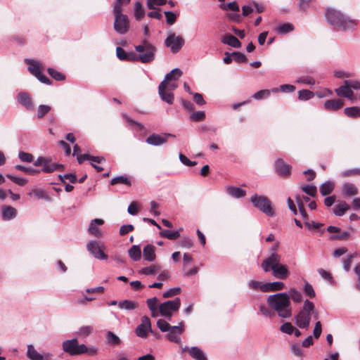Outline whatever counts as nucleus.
Here are the masks:
<instances>
[{"label": "nucleus", "instance_id": "nucleus-24", "mask_svg": "<svg viewBox=\"0 0 360 360\" xmlns=\"http://www.w3.org/2000/svg\"><path fill=\"white\" fill-rule=\"evenodd\" d=\"M25 61L29 65L28 70L32 75L36 77L41 72L43 67L39 62L32 59H25Z\"/></svg>", "mask_w": 360, "mask_h": 360}, {"label": "nucleus", "instance_id": "nucleus-40", "mask_svg": "<svg viewBox=\"0 0 360 360\" xmlns=\"http://www.w3.org/2000/svg\"><path fill=\"white\" fill-rule=\"evenodd\" d=\"M290 300L292 299L295 303H300L302 300V293L295 288H292L289 290Z\"/></svg>", "mask_w": 360, "mask_h": 360}, {"label": "nucleus", "instance_id": "nucleus-38", "mask_svg": "<svg viewBox=\"0 0 360 360\" xmlns=\"http://www.w3.org/2000/svg\"><path fill=\"white\" fill-rule=\"evenodd\" d=\"M160 269V266L153 264L150 266L142 268L139 270V273L143 275H155Z\"/></svg>", "mask_w": 360, "mask_h": 360}, {"label": "nucleus", "instance_id": "nucleus-33", "mask_svg": "<svg viewBox=\"0 0 360 360\" xmlns=\"http://www.w3.org/2000/svg\"><path fill=\"white\" fill-rule=\"evenodd\" d=\"M27 355L31 360H43L44 359L42 355L39 354L32 345L27 346Z\"/></svg>", "mask_w": 360, "mask_h": 360}, {"label": "nucleus", "instance_id": "nucleus-30", "mask_svg": "<svg viewBox=\"0 0 360 360\" xmlns=\"http://www.w3.org/2000/svg\"><path fill=\"white\" fill-rule=\"evenodd\" d=\"M118 307L121 309L128 311L134 310L139 307V303L134 300H125L118 303Z\"/></svg>", "mask_w": 360, "mask_h": 360}, {"label": "nucleus", "instance_id": "nucleus-49", "mask_svg": "<svg viewBox=\"0 0 360 360\" xmlns=\"http://www.w3.org/2000/svg\"><path fill=\"white\" fill-rule=\"evenodd\" d=\"M293 30H294V27L290 23H284L283 25H279L276 29L278 33L282 34H284L289 32H291Z\"/></svg>", "mask_w": 360, "mask_h": 360}, {"label": "nucleus", "instance_id": "nucleus-56", "mask_svg": "<svg viewBox=\"0 0 360 360\" xmlns=\"http://www.w3.org/2000/svg\"><path fill=\"white\" fill-rule=\"evenodd\" d=\"M271 92V89H264V90H260L257 92H256L252 97L256 100H260L264 98L269 97L270 96V94Z\"/></svg>", "mask_w": 360, "mask_h": 360}, {"label": "nucleus", "instance_id": "nucleus-26", "mask_svg": "<svg viewBox=\"0 0 360 360\" xmlns=\"http://www.w3.org/2000/svg\"><path fill=\"white\" fill-rule=\"evenodd\" d=\"M221 41L223 44L229 45L234 48H240L241 46L240 41L233 35L224 34L221 37Z\"/></svg>", "mask_w": 360, "mask_h": 360}, {"label": "nucleus", "instance_id": "nucleus-5", "mask_svg": "<svg viewBox=\"0 0 360 360\" xmlns=\"http://www.w3.org/2000/svg\"><path fill=\"white\" fill-rule=\"evenodd\" d=\"M314 310V304L309 300L304 302L302 308L295 316V324L300 328H308L311 320V313Z\"/></svg>", "mask_w": 360, "mask_h": 360}, {"label": "nucleus", "instance_id": "nucleus-19", "mask_svg": "<svg viewBox=\"0 0 360 360\" xmlns=\"http://www.w3.org/2000/svg\"><path fill=\"white\" fill-rule=\"evenodd\" d=\"M335 91L339 96L347 98L352 101L354 100L353 91L347 85L345 80L344 81V84L336 89Z\"/></svg>", "mask_w": 360, "mask_h": 360}, {"label": "nucleus", "instance_id": "nucleus-29", "mask_svg": "<svg viewBox=\"0 0 360 360\" xmlns=\"http://www.w3.org/2000/svg\"><path fill=\"white\" fill-rule=\"evenodd\" d=\"M143 255L145 260L153 262L155 259V247L152 245H147L143 250Z\"/></svg>", "mask_w": 360, "mask_h": 360}, {"label": "nucleus", "instance_id": "nucleus-35", "mask_svg": "<svg viewBox=\"0 0 360 360\" xmlns=\"http://www.w3.org/2000/svg\"><path fill=\"white\" fill-rule=\"evenodd\" d=\"M145 15V11L142 4L139 1H136L134 4V18L137 20H141Z\"/></svg>", "mask_w": 360, "mask_h": 360}, {"label": "nucleus", "instance_id": "nucleus-3", "mask_svg": "<svg viewBox=\"0 0 360 360\" xmlns=\"http://www.w3.org/2000/svg\"><path fill=\"white\" fill-rule=\"evenodd\" d=\"M326 18L331 25L342 30H352L357 25V20H352L332 8L327 9Z\"/></svg>", "mask_w": 360, "mask_h": 360}, {"label": "nucleus", "instance_id": "nucleus-27", "mask_svg": "<svg viewBox=\"0 0 360 360\" xmlns=\"http://www.w3.org/2000/svg\"><path fill=\"white\" fill-rule=\"evenodd\" d=\"M184 349L188 350L191 357L195 360H207L204 352L197 347H193L190 349L186 347Z\"/></svg>", "mask_w": 360, "mask_h": 360}, {"label": "nucleus", "instance_id": "nucleus-62", "mask_svg": "<svg viewBox=\"0 0 360 360\" xmlns=\"http://www.w3.org/2000/svg\"><path fill=\"white\" fill-rule=\"evenodd\" d=\"M165 15L167 24L172 25L176 20V15L172 11H165Z\"/></svg>", "mask_w": 360, "mask_h": 360}, {"label": "nucleus", "instance_id": "nucleus-32", "mask_svg": "<svg viewBox=\"0 0 360 360\" xmlns=\"http://www.w3.org/2000/svg\"><path fill=\"white\" fill-rule=\"evenodd\" d=\"M342 192L345 195L352 196L358 193V189L356 186L351 183H345L342 186Z\"/></svg>", "mask_w": 360, "mask_h": 360}, {"label": "nucleus", "instance_id": "nucleus-20", "mask_svg": "<svg viewBox=\"0 0 360 360\" xmlns=\"http://www.w3.org/2000/svg\"><path fill=\"white\" fill-rule=\"evenodd\" d=\"M63 169L64 166L63 165L53 162L50 158H46L41 171L44 173H51L56 170H63Z\"/></svg>", "mask_w": 360, "mask_h": 360}, {"label": "nucleus", "instance_id": "nucleus-44", "mask_svg": "<svg viewBox=\"0 0 360 360\" xmlns=\"http://www.w3.org/2000/svg\"><path fill=\"white\" fill-rule=\"evenodd\" d=\"M358 256L357 252H354L353 254L348 255L345 259L342 261L343 269L346 271H349L350 269V266L352 262V259Z\"/></svg>", "mask_w": 360, "mask_h": 360}, {"label": "nucleus", "instance_id": "nucleus-50", "mask_svg": "<svg viewBox=\"0 0 360 360\" xmlns=\"http://www.w3.org/2000/svg\"><path fill=\"white\" fill-rule=\"evenodd\" d=\"M48 72L54 79L57 81H62L65 78V75L51 68H48Z\"/></svg>", "mask_w": 360, "mask_h": 360}, {"label": "nucleus", "instance_id": "nucleus-42", "mask_svg": "<svg viewBox=\"0 0 360 360\" xmlns=\"http://www.w3.org/2000/svg\"><path fill=\"white\" fill-rule=\"evenodd\" d=\"M117 184H124L128 186H130L131 185V181L128 179V177L127 176H119L113 178L111 180V182H110L111 185H115Z\"/></svg>", "mask_w": 360, "mask_h": 360}, {"label": "nucleus", "instance_id": "nucleus-60", "mask_svg": "<svg viewBox=\"0 0 360 360\" xmlns=\"http://www.w3.org/2000/svg\"><path fill=\"white\" fill-rule=\"evenodd\" d=\"M259 309L260 313L266 317L271 318L274 316V313L263 304L259 305Z\"/></svg>", "mask_w": 360, "mask_h": 360}, {"label": "nucleus", "instance_id": "nucleus-23", "mask_svg": "<svg viewBox=\"0 0 360 360\" xmlns=\"http://www.w3.org/2000/svg\"><path fill=\"white\" fill-rule=\"evenodd\" d=\"M262 287V292H266L282 290L285 288V285L281 281H275L272 283H266Z\"/></svg>", "mask_w": 360, "mask_h": 360}, {"label": "nucleus", "instance_id": "nucleus-6", "mask_svg": "<svg viewBox=\"0 0 360 360\" xmlns=\"http://www.w3.org/2000/svg\"><path fill=\"white\" fill-rule=\"evenodd\" d=\"M62 346L63 350L70 356L80 355L84 353H96V350L88 349L84 344L79 345L76 338L64 341Z\"/></svg>", "mask_w": 360, "mask_h": 360}, {"label": "nucleus", "instance_id": "nucleus-46", "mask_svg": "<svg viewBox=\"0 0 360 360\" xmlns=\"http://www.w3.org/2000/svg\"><path fill=\"white\" fill-rule=\"evenodd\" d=\"M314 95V93L307 89H303L298 91V98L300 100L307 101L312 98Z\"/></svg>", "mask_w": 360, "mask_h": 360}, {"label": "nucleus", "instance_id": "nucleus-1", "mask_svg": "<svg viewBox=\"0 0 360 360\" xmlns=\"http://www.w3.org/2000/svg\"><path fill=\"white\" fill-rule=\"evenodd\" d=\"M281 256L276 252H272L264 259L261 266L264 272L272 271V275L281 280L286 279L289 276L288 267L281 263Z\"/></svg>", "mask_w": 360, "mask_h": 360}, {"label": "nucleus", "instance_id": "nucleus-37", "mask_svg": "<svg viewBox=\"0 0 360 360\" xmlns=\"http://www.w3.org/2000/svg\"><path fill=\"white\" fill-rule=\"evenodd\" d=\"M334 189V184L331 181L323 183L319 188L320 193L322 195L330 194Z\"/></svg>", "mask_w": 360, "mask_h": 360}, {"label": "nucleus", "instance_id": "nucleus-7", "mask_svg": "<svg viewBox=\"0 0 360 360\" xmlns=\"http://www.w3.org/2000/svg\"><path fill=\"white\" fill-rule=\"evenodd\" d=\"M251 202L256 208L267 216L272 217L274 214L271 202L266 196L255 194L251 197Z\"/></svg>", "mask_w": 360, "mask_h": 360}, {"label": "nucleus", "instance_id": "nucleus-17", "mask_svg": "<svg viewBox=\"0 0 360 360\" xmlns=\"http://www.w3.org/2000/svg\"><path fill=\"white\" fill-rule=\"evenodd\" d=\"M103 224L104 221L101 219L91 220L88 228L89 233L96 238L101 237L102 232L99 226H102Z\"/></svg>", "mask_w": 360, "mask_h": 360}, {"label": "nucleus", "instance_id": "nucleus-64", "mask_svg": "<svg viewBox=\"0 0 360 360\" xmlns=\"http://www.w3.org/2000/svg\"><path fill=\"white\" fill-rule=\"evenodd\" d=\"M147 306L150 311H153V309L158 308V300L156 297H153L152 298H149L146 300Z\"/></svg>", "mask_w": 360, "mask_h": 360}, {"label": "nucleus", "instance_id": "nucleus-39", "mask_svg": "<svg viewBox=\"0 0 360 360\" xmlns=\"http://www.w3.org/2000/svg\"><path fill=\"white\" fill-rule=\"evenodd\" d=\"M15 168L17 170L23 172L30 174V175H37L40 173L39 169H37L32 168L31 167H25L23 165H16L15 166Z\"/></svg>", "mask_w": 360, "mask_h": 360}, {"label": "nucleus", "instance_id": "nucleus-8", "mask_svg": "<svg viewBox=\"0 0 360 360\" xmlns=\"http://www.w3.org/2000/svg\"><path fill=\"white\" fill-rule=\"evenodd\" d=\"M177 73L179 75H182V71L179 68H174L172 71H170L169 73H167L165 76V79L163 81L160 82L158 86V93L162 98V101H165L166 103L169 104H172L174 102V94L172 92L168 91L165 89V84L167 82V80L172 76L174 73Z\"/></svg>", "mask_w": 360, "mask_h": 360}, {"label": "nucleus", "instance_id": "nucleus-21", "mask_svg": "<svg viewBox=\"0 0 360 360\" xmlns=\"http://www.w3.org/2000/svg\"><path fill=\"white\" fill-rule=\"evenodd\" d=\"M344 106V101L341 99L327 100L324 103V108L326 110L337 111Z\"/></svg>", "mask_w": 360, "mask_h": 360}, {"label": "nucleus", "instance_id": "nucleus-14", "mask_svg": "<svg viewBox=\"0 0 360 360\" xmlns=\"http://www.w3.org/2000/svg\"><path fill=\"white\" fill-rule=\"evenodd\" d=\"M103 245L96 240H91L88 243L86 248L96 258L103 260L107 259L108 256L103 251Z\"/></svg>", "mask_w": 360, "mask_h": 360}, {"label": "nucleus", "instance_id": "nucleus-13", "mask_svg": "<svg viewBox=\"0 0 360 360\" xmlns=\"http://www.w3.org/2000/svg\"><path fill=\"white\" fill-rule=\"evenodd\" d=\"M148 332L153 333L150 320L147 316H143L141 319V323L136 328L135 333L138 337L145 338Z\"/></svg>", "mask_w": 360, "mask_h": 360}, {"label": "nucleus", "instance_id": "nucleus-15", "mask_svg": "<svg viewBox=\"0 0 360 360\" xmlns=\"http://www.w3.org/2000/svg\"><path fill=\"white\" fill-rule=\"evenodd\" d=\"M169 137H175V136L169 133L164 134L162 136L153 134L146 139V141L149 145L158 146L165 143Z\"/></svg>", "mask_w": 360, "mask_h": 360}, {"label": "nucleus", "instance_id": "nucleus-16", "mask_svg": "<svg viewBox=\"0 0 360 360\" xmlns=\"http://www.w3.org/2000/svg\"><path fill=\"white\" fill-rule=\"evenodd\" d=\"M18 102L27 110H33L34 105L30 95L27 92H20L17 95Z\"/></svg>", "mask_w": 360, "mask_h": 360}, {"label": "nucleus", "instance_id": "nucleus-25", "mask_svg": "<svg viewBox=\"0 0 360 360\" xmlns=\"http://www.w3.org/2000/svg\"><path fill=\"white\" fill-rule=\"evenodd\" d=\"M1 215L4 220H11L17 216V210L11 206L4 205L1 209Z\"/></svg>", "mask_w": 360, "mask_h": 360}, {"label": "nucleus", "instance_id": "nucleus-58", "mask_svg": "<svg viewBox=\"0 0 360 360\" xmlns=\"http://www.w3.org/2000/svg\"><path fill=\"white\" fill-rule=\"evenodd\" d=\"M18 157L22 162H31L33 160V155L31 153L20 151L18 153Z\"/></svg>", "mask_w": 360, "mask_h": 360}, {"label": "nucleus", "instance_id": "nucleus-2", "mask_svg": "<svg viewBox=\"0 0 360 360\" xmlns=\"http://www.w3.org/2000/svg\"><path fill=\"white\" fill-rule=\"evenodd\" d=\"M266 301L269 307L276 311L280 317L287 319L291 316L292 308L290 296L288 293L281 292L271 295Z\"/></svg>", "mask_w": 360, "mask_h": 360}, {"label": "nucleus", "instance_id": "nucleus-43", "mask_svg": "<svg viewBox=\"0 0 360 360\" xmlns=\"http://www.w3.org/2000/svg\"><path fill=\"white\" fill-rule=\"evenodd\" d=\"M160 236L170 240H176L180 236L178 231L163 230L160 233Z\"/></svg>", "mask_w": 360, "mask_h": 360}, {"label": "nucleus", "instance_id": "nucleus-18", "mask_svg": "<svg viewBox=\"0 0 360 360\" xmlns=\"http://www.w3.org/2000/svg\"><path fill=\"white\" fill-rule=\"evenodd\" d=\"M275 169L277 174L285 177L290 175L291 167L285 164L282 159H278L275 162Z\"/></svg>", "mask_w": 360, "mask_h": 360}, {"label": "nucleus", "instance_id": "nucleus-36", "mask_svg": "<svg viewBox=\"0 0 360 360\" xmlns=\"http://www.w3.org/2000/svg\"><path fill=\"white\" fill-rule=\"evenodd\" d=\"M344 112L347 117L357 118L360 117V108L357 106L346 108Z\"/></svg>", "mask_w": 360, "mask_h": 360}, {"label": "nucleus", "instance_id": "nucleus-61", "mask_svg": "<svg viewBox=\"0 0 360 360\" xmlns=\"http://www.w3.org/2000/svg\"><path fill=\"white\" fill-rule=\"evenodd\" d=\"M302 190L307 195L314 197L317 193V189L315 186H304L302 187Z\"/></svg>", "mask_w": 360, "mask_h": 360}, {"label": "nucleus", "instance_id": "nucleus-55", "mask_svg": "<svg viewBox=\"0 0 360 360\" xmlns=\"http://www.w3.org/2000/svg\"><path fill=\"white\" fill-rule=\"evenodd\" d=\"M181 292V288L179 287L173 288L165 291L162 297L164 298H169L179 295Z\"/></svg>", "mask_w": 360, "mask_h": 360}, {"label": "nucleus", "instance_id": "nucleus-57", "mask_svg": "<svg viewBox=\"0 0 360 360\" xmlns=\"http://www.w3.org/2000/svg\"><path fill=\"white\" fill-rule=\"evenodd\" d=\"M280 330L282 333L291 335L294 332V327L290 322H286L281 325Z\"/></svg>", "mask_w": 360, "mask_h": 360}, {"label": "nucleus", "instance_id": "nucleus-53", "mask_svg": "<svg viewBox=\"0 0 360 360\" xmlns=\"http://www.w3.org/2000/svg\"><path fill=\"white\" fill-rule=\"evenodd\" d=\"M157 326L162 332H167L172 327L165 319H162L158 320Z\"/></svg>", "mask_w": 360, "mask_h": 360}, {"label": "nucleus", "instance_id": "nucleus-22", "mask_svg": "<svg viewBox=\"0 0 360 360\" xmlns=\"http://www.w3.org/2000/svg\"><path fill=\"white\" fill-rule=\"evenodd\" d=\"M225 191L234 198H241L246 195V191L245 190L233 186H226Z\"/></svg>", "mask_w": 360, "mask_h": 360}, {"label": "nucleus", "instance_id": "nucleus-41", "mask_svg": "<svg viewBox=\"0 0 360 360\" xmlns=\"http://www.w3.org/2000/svg\"><path fill=\"white\" fill-rule=\"evenodd\" d=\"M295 90V86L292 84H282L278 88L275 87L271 89L272 93H278L279 91L283 93H290Z\"/></svg>", "mask_w": 360, "mask_h": 360}, {"label": "nucleus", "instance_id": "nucleus-47", "mask_svg": "<svg viewBox=\"0 0 360 360\" xmlns=\"http://www.w3.org/2000/svg\"><path fill=\"white\" fill-rule=\"evenodd\" d=\"M51 110V108L47 105H40L37 109V117L41 119L47 115Z\"/></svg>", "mask_w": 360, "mask_h": 360}, {"label": "nucleus", "instance_id": "nucleus-54", "mask_svg": "<svg viewBox=\"0 0 360 360\" xmlns=\"http://www.w3.org/2000/svg\"><path fill=\"white\" fill-rule=\"evenodd\" d=\"M303 290L304 294L309 297L310 298H313L316 296V293L313 288V286L308 282H305Z\"/></svg>", "mask_w": 360, "mask_h": 360}, {"label": "nucleus", "instance_id": "nucleus-4", "mask_svg": "<svg viewBox=\"0 0 360 360\" xmlns=\"http://www.w3.org/2000/svg\"><path fill=\"white\" fill-rule=\"evenodd\" d=\"M135 50L139 53L138 60L143 63H148L155 59L156 47L146 39L142 41L141 44L135 46Z\"/></svg>", "mask_w": 360, "mask_h": 360}, {"label": "nucleus", "instance_id": "nucleus-10", "mask_svg": "<svg viewBox=\"0 0 360 360\" xmlns=\"http://www.w3.org/2000/svg\"><path fill=\"white\" fill-rule=\"evenodd\" d=\"M112 12L115 16V30L120 34H126L129 28V21L128 17L123 14L121 11H119V13H116L115 11Z\"/></svg>", "mask_w": 360, "mask_h": 360}, {"label": "nucleus", "instance_id": "nucleus-11", "mask_svg": "<svg viewBox=\"0 0 360 360\" xmlns=\"http://www.w3.org/2000/svg\"><path fill=\"white\" fill-rule=\"evenodd\" d=\"M185 44L184 39L179 35H176L173 32L168 34L167 37L165 40V45L169 48L172 53H178Z\"/></svg>", "mask_w": 360, "mask_h": 360}, {"label": "nucleus", "instance_id": "nucleus-45", "mask_svg": "<svg viewBox=\"0 0 360 360\" xmlns=\"http://www.w3.org/2000/svg\"><path fill=\"white\" fill-rule=\"evenodd\" d=\"M108 342L110 345H117L121 342L120 339L112 332L108 331L105 335Z\"/></svg>", "mask_w": 360, "mask_h": 360}, {"label": "nucleus", "instance_id": "nucleus-31", "mask_svg": "<svg viewBox=\"0 0 360 360\" xmlns=\"http://www.w3.org/2000/svg\"><path fill=\"white\" fill-rule=\"evenodd\" d=\"M182 75H179L177 73H174L167 80L165 84V89L168 91L172 92L176 88H177V84H176V81Z\"/></svg>", "mask_w": 360, "mask_h": 360}, {"label": "nucleus", "instance_id": "nucleus-52", "mask_svg": "<svg viewBox=\"0 0 360 360\" xmlns=\"http://www.w3.org/2000/svg\"><path fill=\"white\" fill-rule=\"evenodd\" d=\"M220 8L224 11L231 10L233 11H240L239 6L236 1L230 2L226 4H222L220 5Z\"/></svg>", "mask_w": 360, "mask_h": 360}, {"label": "nucleus", "instance_id": "nucleus-9", "mask_svg": "<svg viewBox=\"0 0 360 360\" xmlns=\"http://www.w3.org/2000/svg\"><path fill=\"white\" fill-rule=\"evenodd\" d=\"M181 307L180 298L176 297L174 300H168L159 305L160 314L171 320L172 313L177 311Z\"/></svg>", "mask_w": 360, "mask_h": 360}, {"label": "nucleus", "instance_id": "nucleus-28", "mask_svg": "<svg viewBox=\"0 0 360 360\" xmlns=\"http://www.w3.org/2000/svg\"><path fill=\"white\" fill-rule=\"evenodd\" d=\"M350 208L349 205L345 201H339L337 205L333 207V213L335 215L341 217L349 210Z\"/></svg>", "mask_w": 360, "mask_h": 360}, {"label": "nucleus", "instance_id": "nucleus-63", "mask_svg": "<svg viewBox=\"0 0 360 360\" xmlns=\"http://www.w3.org/2000/svg\"><path fill=\"white\" fill-rule=\"evenodd\" d=\"M233 58L236 63H246L247 61L246 56L244 53L240 52L233 53Z\"/></svg>", "mask_w": 360, "mask_h": 360}, {"label": "nucleus", "instance_id": "nucleus-51", "mask_svg": "<svg viewBox=\"0 0 360 360\" xmlns=\"http://www.w3.org/2000/svg\"><path fill=\"white\" fill-rule=\"evenodd\" d=\"M205 118V112L204 111H196L191 114L190 119L193 122H200Z\"/></svg>", "mask_w": 360, "mask_h": 360}, {"label": "nucleus", "instance_id": "nucleus-59", "mask_svg": "<svg viewBox=\"0 0 360 360\" xmlns=\"http://www.w3.org/2000/svg\"><path fill=\"white\" fill-rule=\"evenodd\" d=\"M167 0H147V6L149 9H155L156 6L165 4Z\"/></svg>", "mask_w": 360, "mask_h": 360}, {"label": "nucleus", "instance_id": "nucleus-48", "mask_svg": "<svg viewBox=\"0 0 360 360\" xmlns=\"http://www.w3.org/2000/svg\"><path fill=\"white\" fill-rule=\"evenodd\" d=\"M131 0H115L113 4V11L116 13H119V11L122 12V6H127L130 3Z\"/></svg>", "mask_w": 360, "mask_h": 360}, {"label": "nucleus", "instance_id": "nucleus-12", "mask_svg": "<svg viewBox=\"0 0 360 360\" xmlns=\"http://www.w3.org/2000/svg\"><path fill=\"white\" fill-rule=\"evenodd\" d=\"M185 330V325L183 321H181L178 326H172L167 331L168 333L166 335V338L172 342L180 344L181 342L180 335Z\"/></svg>", "mask_w": 360, "mask_h": 360}, {"label": "nucleus", "instance_id": "nucleus-34", "mask_svg": "<svg viewBox=\"0 0 360 360\" xmlns=\"http://www.w3.org/2000/svg\"><path fill=\"white\" fill-rule=\"evenodd\" d=\"M129 257L134 261H139L141 258V250L139 245H133L128 251Z\"/></svg>", "mask_w": 360, "mask_h": 360}]
</instances>
